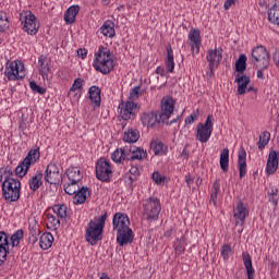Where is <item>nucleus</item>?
<instances>
[{
  "label": "nucleus",
  "mask_w": 279,
  "mask_h": 279,
  "mask_svg": "<svg viewBox=\"0 0 279 279\" xmlns=\"http://www.w3.org/2000/svg\"><path fill=\"white\" fill-rule=\"evenodd\" d=\"M65 175L70 182H80L84 174L82 173V169L80 167H69L65 171Z\"/></svg>",
  "instance_id": "25"
},
{
  "label": "nucleus",
  "mask_w": 279,
  "mask_h": 279,
  "mask_svg": "<svg viewBox=\"0 0 279 279\" xmlns=\"http://www.w3.org/2000/svg\"><path fill=\"white\" fill-rule=\"evenodd\" d=\"M136 182V177L129 174V172L124 175V183L126 186H132Z\"/></svg>",
  "instance_id": "55"
},
{
  "label": "nucleus",
  "mask_w": 279,
  "mask_h": 279,
  "mask_svg": "<svg viewBox=\"0 0 279 279\" xmlns=\"http://www.w3.org/2000/svg\"><path fill=\"white\" fill-rule=\"evenodd\" d=\"M174 250L175 254H184V251L186 250V239H184V236L175 240Z\"/></svg>",
  "instance_id": "44"
},
{
  "label": "nucleus",
  "mask_w": 279,
  "mask_h": 279,
  "mask_svg": "<svg viewBox=\"0 0 279 279\" xmlns=\"http://www.w3.org/2000/svg\"><path fill=\"white\" fill-rule=\"evenodd\" d=\"M77 56L78 58H82V60H85L86 56H88V50L80 48L77 50Z\"/></svg>",
  "instance_id": "58"
},
{
  "label": "nucleus",
  "mask_w": 279,
  "mask_h": 279,
  "mask_svg": "<svg viewBox=\"0 0 279 279\" xmlns=\"http://www.w3.org/2000/svg\"><path fill=\"white\" fill-rule=\"evenodd\" d=\"M89 99L93 104L99 106V104H101V89L97 86H92L89 88Z\"/></svg>",
  "instance_id": "36"
},
{
  "label": "nucleus",
  "mask_w": 279,
  "mask_h": 279,
  "mask_svg": "<svg viewBox=\"0 0 279 279\" xmlns=\"http://www.w3.org/2000/svg\"><path fill=\"white\" fill-rule=\"evenodd\" d=\"M242 260L246 269L247 279H254V274H256V271L254 270V266L252 265V256H250V254L247 253H243Z\"/></svg>",
  "instance_id": "27"
},
{
  "label": "nucleus",
  "mask_w": 279,
  "mask_h": 279,
  "mask_svg": "<svg viewBox=\"0 0 279 279\" xmlns=\"http://www.w3.org/2000/svg\"><path fill=\"white\" fill-rule=\"evenodd\" d=\"M114 64H117L114 54L110 49L100 46L94 54L93 66L95 71L102 73V75H108L114 69Z\"/></svg>",
  "instance_id": "2"
},
{
  "label": "nucleus",
  "mask_w": 279,
  "mask_h": 279,
  "mask_svg": "<svg viewBox=\"0 0 279 279\" xmlns=\"http://www.w3.org/2000/svg\"><path fill=\"white\" fill-rule=\"evenodd\" d=\"M220 167L222 171H228L230 167V149L225 148L220 153Z\"/></svg>",
  "instance_id": "34"
},
{
  "label": "nucleus",
  "mask_w": 279,
  "mask_h": 279,
  "mask_svg": "<svg viewBox=\"0 0 279 279\" xmlns=\"http://www.w3.org/2000/svg\"><path fill=\"white\" fill-rule=\"evenodd\" d=\"M44 180L48 184H60V180H62L60 166L58 163L50 162L46 168Z\"/></svg>",
  "instance_id": "11"
},
{
  "label": "nucleus",
  "mask_w": 279,
  "mask_h": 279,
  "mask_svg": "<svg viewBox=\"0 0 279 279\" xmlns=\"http://www.w3.org/2000/svg\"><path fill=\"white\" fill-rule=\"evenodd\" d=\"M270 140H271V133H269V131H264V132L259 135V141H258V143H257L258 149L263 150L266 145H269V141H270Z\"/></svg>",
  "instance_id": "41"
},
{
  "label": "nucleus",
  "mask_w": 279,
  "mask_h": 279,
  "mask_svg": "<svg viewBox=\"0 0 279 279\" xmlns=\"http://www.w3.org/2000/svg\"><path fill=\"white\" fill-rule=\"evenodd\" d=\"M52 210L60 219H66L69 217V207L66 205H54Z\"/></svg>",
  "instance_id": "39"
},
{
  "label": "nucleus",
  "mask_w": 279,
  "mask_h": 279,
  "mask_svg": "<svg viewBox=\"0 0 279 279\" xmlns=\"http://www.w3.org/2000/svg\"><path fill=\"white\" fill-rule=\"evenodd\" d=\"M173 110H175V100L169 96L163 97L161 100V112L159 113L162 123H167V120L171 119Z\"/></svg>",
  "instance_id": "14"
},
{
  "label": "nucleus",
  "mask_w": 279,
  "mask_h": 279,
  "mask_svg": "<svg viewBox=\"0 0 279 279\" xmlns=\"http://www.w3.org/2000/svg\"><path fill=\"white\" fill-rule=\"evenodd\" d=\"M80 191V185L76 182H70L64 186V192L68 195H75Z\"/></svg>",
  "instance_id": "47"
},
{
  "label": "nucleus",
  "mask_w": 279,
  "mask_h": 279,
  "mask_svg": "<svg viewBox=\"0 0 279 279\" xmlns=\"http://www.w3.org/2000/svg\"><path fill=\"white\" fill-rule=\"evenodd\" d=\"M20 21L23 25V31L29 36H36L38 34V29L40 25L38 21H36V15L32 13V11H23L20 14Z\"/></svg>",
  "instance_id": "7"
},
{
  "label": "nucleus",
  "mask_w": 279,
  "mask_h": 279,
  "mask_svg": "<svg viewBox=\"0 0 279 279\" xmlns=\"http://www.w3.org/2000/svg\"><path fill=\"white\" fill-rule=\"evenodd\" d=\"M46 226L48 230H58L60 228V219L53 216V214H46Z\"/></svg>",
  "instance_id": "33"
},
{
  "label": "nucleus",
  "mask_w": 279,
  "mask_h": 279,
  "mask_svg": "<svg viewBox=\"0 0 279 279\" xmlns=\"http://www.w3.org/2000/svg\"><path fill=\"white\" fill-rule=\"evenodd\" d=\"M268 20L270 23H272V25H277V27H279V5H275L270 9Z\"/></svg>",
  "instance_id": "42"
},
{
  "label": "nucleus",
  "mask_w": 279,
  "mask_h": 279,
  "mask_svg": "<svg viewBox=\"0 0 279 279\" xmlns=\"http://www.w3.org/2000/svg\"><path fill=\"white\" fill-rule=\"evenodd\" d=\"M143 210L148 221H156L162 210L160 199L157 197H149L143 202Z\"/></svg>",
  "instance_id": "6"
},
{
  "label": "nucleus",
  "mask_w": 279,
  "mask_h": 279,
  "mask_svg": "<svg viewBox=\"0 0 279 279\" xmlns=\"http://www.w3.org/2000/svg\"><path fill=\"white\" fill-rule=\"evenodd\" d=\"M77 14H80V7L72 5L64 13V21L68 25L75 23V19H77Z\"/></svg>",
  "instance_id": "28"
},
{
  "label": "nucleus",
  "mask_w": 279,
  "mask_h": 279,
  "mask_svg": "<svg viewBox=\"0 0 279 279\" xmlns=\"http://www.w3.org/2000/svg\"><path fill=\"white\" fill-rule=\"evenodd\" d=\"M70 89L82 93L84 89V80L81 77L75 78Z\"/></svg>",
  "instance_id": "49"
},
{
  "label": "nucleus",
  "mask_w": 279,
  "mask_h": 279,
  "mask_svg": "<svg viewBox=\"0 0 279 279\" xmlns=\"http://www.w3.org/2000/svg\"><path fill=\"white\" fill-rule=\"evenodd\" d=\"M89 196L90 191L86 186H83L81 190L78 189V191L75 193L73 204H84V202H86V198H88Z\"/></svg>",
  "instance_id": "29"
},
{
  "label": "nucleus",
  "mask_w": 279,
  "mask_h": 279,
  "mask_svg": "<svg viewBox=\"0 0 279 279\" xmlns=\"http://www.w3.org/2000/svg\"><path fill=\"white\" fill-rule=\"evenodd\" d=\"M137 108H138V104L132 100H126L119 104L118 112L121 119H123V121H130V119L135 117V111Z\"/></svg>",
  "instance_id": "12"
},
{
  "label": "nucleus",
  "mask_w": 279,
  "mask_h": 279,
  "mask_svg": "<svg viewBox=\"0 0 279 279\" xmlns=\"http://www.w3.org/2000/svg\"><path fill=\"white\" fill-rule=\"evenodd\" d=\"M29 88L33 93H38V95H45V88L40 87L36 82H29Z\"/></svg>",
  "instance_id": "53"
},
{
  "label": "nucleus",
  "mask_w": 279,
  "mask_h": 279,
  "mask_svg": "<svg viewBox=\"0 0 279 279\" xmlns=\"http://www.w3.org/2000/svg\"><path fill=\"white\" fill-rule=\"evenodd\" d=\"M140 121L144 128L154 129L158 123H162V119L156 111H144L140 116Z\"/></svg>",
  "instance_id": "13"
},
{
  "label": "nucleus",
  "mask_w": 279,
  "mask_h": 279,
  "mask_svg": "<svg viewBox=\"0 0 279 279\" xmlns=\"http://www.w3.org/2000/svg\"><path fill=\"white\" fill-rule=\"evenodd\" d=\"M235 82L238 84V94L239 95H245L247 93V86H250V83L252 80L247 75H236Z\"/></svg>",
  "instance_id": "22"
},
{
  "label": "nucleus",
  "mask_w": 279,
  "mask_h": 279,
  "mask_svg": "<svg viewBox=\"0 0 279 279\" xmlns=\"http://www.w3.org/2000/svg\"><path fill=\"white\" fill-rule=\"evenodd\" d=\"M278 190L274 191L272 193L269 195V202L272 206H278Z\"/></svg>",
  "instance_id": "56"
},
{
  "label": "nucleus",
  "mask_w": 279,
  "mask_h": 279,
  "mask_svg": "<svg viewBox=\"0 0 279 279\" xmlns=\"http://www.w3.org/2000/svg\"><path fill=\"white\" fill-rule=\"evenodd\" d=\"M195 119H196V116H195V113H192L191 116H189L187 118H185V123H187V124H193V123H195Z\"/></svg>",
  "instance_id": "60"
},
{
  "label": "nucleus",
  "mask_w": 279,
  "mask_h": 279,
  "mask_svg": "<svg viewBox=\"0 0 279 279\" xmlns=\"http://www.w3.org/2000/svg\"><path fill=\"white\" fill-rule=\"evenodd\" d=\"M95 169L96 178L99 180V182H108L110 178H112V163H110L107 159H98Z\"/></svg>",
  "instance_id": "9"
},
{
  "label": "nucleus",
  "mask_w": 279,
  "mask_h": 279,
  "mask_svg": "<svg viewBox=\"0 0 279 279\" xmlns=\"http://www.w3.org/2000/svg\"><path fill=\"white\" fill-rule=\"evenodd\" d=\"M221 50L215 49V50H209L207 52V62L209 63V69L213 73L217 66H219V63L221 62Z\"/></svg>",
  "instance_id": "19"
},
{
  "label": "nucleus",
  "mask_w": 279,
  "mask_h": 279,
  "mask_svg": "<svg viewBox=\"0 0 279 279\" xmlns=\"http://www.w3.org/2000/svg\"><path fill=\"white\" fill-rule=\"evenodd\" d=\"M201 32L198 28H192L189 36H199Z\"/></svg>",
  "instance_id": "62"
},
{
  "label": "nucleus",
  "mask_w": 279,
  "mask_h": 279,
  "mask_svg": "<svg viewBox=\"0 0 279 279\" xmlns=\"http://www.w3.org/2000/svg\"><path fill=\"white\" fill-rule=\"evenodd\" d=\"M106 219H108V214H104L100 217H95L94 220L88 222L85 232L87 243L90 245H97V243L104 239Z\"/></svg>",
  "instance_id": "3"
},
{
  "label": "nucleus",
  "mask_w": 279,
  "mask_h": 279,
  "mask_svg": "<svg viewBox=\"0 0 279 279\" xmlns=\"http://www.w3.org/2000/svg\"><path fill=\"white\" fill-rule=\"evenodd\" d=\"M153 182L156 184H165V175L160 174L158 171H155L153 173Z\"/></svg>",
  "instance_id": "54"
},
{
  "label": "nucleus",
  "mask_w": 279,
  "mask_h": 279,
  "mask_svg": "<svg viewBox=\"0 0 279 279\" xmlns=\"http://www.w3.org/2000/svg\"><path fill=\"white\" fill-rule=\"evenodd\" d=\"M141 97V86H135L130 92L129 101H136Z\"/></svg>",
  "instance_id": "50"
},
{
  "label": "nucleus",
  "mask_w": 279,
  "mask_h": 279,
  "mask_svg": "<svg viewBox=\"0 0 279 279\" xmlns=\"http://www.w3.org/2000/svg\"><path fill=\"white\" fill-rule=\"evenodd\" d=\"M130 159V150H128V146H124L123 148H117L111 154V160L116 162L117 165H121V162H125V160Z\"/></svg>",
  "instance_id": "20"
},
{
  "label": "nucleus",
  "mask_w": 279,
  "mask_h": 279,
  "mask_svg": "<svg viewBox=\"0 0 279 279\" xmlns=\"http://www.w3.org/2000/svg\"><path fill=\"white\" fill-rule=\"evenodd\" d=\"M247 69V57L245 54H241L235 62V70L238 73H243Z\"/></svg>",
  "instance_id": "43"
},
{
  "label": "nucleus",
  "mask_w": 279,
  "mask_h": 279,
  "mask_svg": "<svg viewBox=\"0 0 279 279\" xmlns=\"http://www.w3.org/2000/svg\"><path fill=\"white\" fill-rule=\"evenodd\" d=\"M278 151L276 150H270L266 163V173L268 175H274L278 171Z\"/></svg>",
  "instance_id": "18"
},
{
  "label": "nucleus",
  "mask_w": 279,
  "mask_h": 279,
  "mask_svg": "<svg viewBox=\"0 0 279 279\" xmlns=\"http://www.w3.org/2000/svg\"><path fill=\"white\" fill-rule=\"evenodd\" d=\"M38 160H40V148L35 147L28 151L23 161L26 167H32V165H35Z\"/></svg>",
  "instance_id": "26"
},
{
  "label": "nucleus",
  "mask_w": 279,
  "mask_h": 279,
  "mask_svg": "<svg viewBox=\"0 0 279 279\" xmlns=\"http://www.w3.org/2000/svg\"><path fill=\"white\" fill-rule=\"evenodd\" d=\"M10 234L5 231H0V267L8 260V255L10 254Z\"/></svg>",
  "instance_id": "15"
},
{
  "label": "nucleus",
  "mask_w": 279,
  "mask_h": 279,
  "mask_svg": "<svg viewBox=\"0 0 279 279\" xmlns=\"http://www.w3.org/2000/svg\"><path fill=\"white\" fill-rule=\"evenodd\" d=\"M248 216H250V209H247V206L240 201L233 210V218L235 221V226H244L245 219H247Z\"/></svg>",
  "instance_id": "16"
},
{
  "label": "nucleus",
  "mask_w": 279,
  "mask_h": 279,
  "mask_svg": "<svg viewBox=\"0 0 279 279\" xmlns=\"http://www.w3.org/2000/svg\"><path fill=\"white\" fill-rule=\"evenodd\" d=\"M166 70L168 73H173L175 70V61L173 59V48L171 45L167 47V57H166Z\"/></svg>",
  "instance_id": "30"
},
{
  "label": "nucleus",
  "mask_w": 279,
  "mask_h": 279,
  "mask_svg": "<svg viewBox=\"0 0 279 279\" xmlns=\"http://www.w3.org/2000/svg\"><path fill=\"white\" fill-rule=\"evenodd\" d=\"M2 195L5 202H19L21 197V181L4 177L2 182Z\"/></svg>",
  "instance_id": "4"
},
{
  "label": "nucleus",
  "mask_w": 279,
  "mask_h": 279,
  "mask_svg": "<svg viewBox=\"0 0 279 279\" xmlns=\"http://www.w3.org/2000/svg\"><path fill=\"white\" fill-rule=\"evenodd\" d=\"M138 138H140V133L134 129H129L128 131L124 132V135H123L124 143H136Z\"/></svg>",
  "instance_id": "38"
},
{
  "label": "nucleus",
  "mask_w": 279,
  "mask_h": 279,
  "mask_svg": "<svg viewBox=\"0 0 279 279\" xmlns=\"http://www.w3.org/2000/svg\"><path fill=\"white\" fill-rule=\"evenodd\" d=\"M247 153L245 149L240 150L239 153V169H240V178H243L247 173Z\"/></svg>",
  "instance_id": "31"
},
{
  "label": "nucleus",
  "mask_w": 279,
  "mask_h": 279,
  "mask_svg": "<svg viewBox=\"0 0 279 279\" xmlns=\"http://www.w3.org/2000/svg\"><path fill=\"white\" fill-rule=\"evenodd\" d=\"M29 167L25 165V161H22L16 168H15V175L19 178H23L24 175H27V171H29Z\"/></svg>",
  "instance_id": "45"
},
{
  "label": "nucleus",
  "mask_w": 279,
  "mask_h": 279,
  "mask_svg": "<svg viewBox=\"0 0 279 279\" xmlns=\"http://www.w3.org/2000/svg\"><path fill=\"white\" fill-rule=\"evenodd\" d=\"M266 68H260V70L257 71V77L259 80H263L265 77V73L263 71H265Z\"/></svg>",
  "instance_id": "63"
},
{
  "label": "nucleus",
  "mask_w": 279,
  "mask_h": 279,
  "mask_svg": "<svg viewBox=\"0 0 279 279\" xmlns=\"http://www.w3.org/2000/svg\"><path fill=\"white\" fill-rule=\"evenodd\" d=\"M37 69L43 80H49V73H51V58L44 54L39 56Z\"/></svg>",
  "instance_id": "17"
},
{
  "label": "nucleus",
  "mask_w": 279,
  "mask_h": 279,
  "mask_svg": "<svg viewBox=\"0 0 279 279\" xmlns=\"http://www.w3.org/2000/svg\"><path fill=\"white\" fill-rule=\"evenodd\" d=\"M100 32L104 36H116L114 22L108 20L100 27Z\"/></svg>",
  "instance_id": "37"
},
{
  "label": "nucleus",
  "mask_w": 279,
  "mask_h": 279,
  "mask_svg": "<svg viewBox=\"0 0 279 279\" xmlns=\"http://www.w3.org/2000/svg\"><path fill=\"white\" fill-rule=\"evenodd\" d=\"M130 175H134L135 178H138L141 174V170L136 166H131V169L128 172Z\"/></svg>",
  "instance_id": "57"
},
{
  "label": "nucleus",
  "mask_w": 279,
  "mask_h": 279,
  "mask_svg": "<svg viewBox=\"0 0 279 279\" xmlns=\"http://www.w3.org/2000/svg\"><path fill=\"white\" fill-rule=\"evenodd\" d=\"M190 47L192 49V53L195 56L199 53V48L202 47V37L199 36H190L189 37Z\"/></svg>",
  "instance_id": "35"
},
{
  "label": "nucleus",
  "mask_w": 279,
  "mask_h": 279,
  "mask_svg": "<svg viewBox=\"0 0 279 279\" xmlns=\"http://www.w3.org/2000/svg\"><path fill=\"white\" fill-rule=\"evenodd\" d=\"M53 245V235L51 233H44L39 238V247L43 250H49Z\"/></svg>",
  "instance_id": "32"
},
{
  "label": "nucleus",
  "mask_w": 279,
  "mask_h": 279,
  "mask_svg": "<svg viewBox=\"0 0 279 279\" xmlns=\"http://www.w3.org/2000/svg\"><path fill=\"white\" fill-rule=\"evenodd\" d=\"M236 3V0H227L225 1V10H230L232 5Z\"/></svg>",
  "instance_id": "59"
},
{
  "label": "nucleus",
  "mask_w": 279,
  "mask_h": 279,
  "mask_svg": "<svg viewBox=\"0 0 279 279\" xmlns=\"http://www.w3.org/2000/svg\"><path fill=\"white\" fill-rule=\"evenodd\" d=\"M24 234L25 232H23V230H17L11 236H9V243L11 247H19V244L21 243V240L23 239Z\"/></svg>",
  "instance_id": "40"
},
{
  "label": "nucleus",
  "mask_w": 279,
  "mask_h": 279,
  "mask_svg": "<svg viewBox=\"0 0 279 279\" xmlns=\"http://www.w3.org/2000/svg\"><path fill=\"white\" fill-rule=\"evenodd\" d=\"M129 160H145L147 158V151L141 147H135L132 145L128 146Z\"/></svg>",
  "instance_id": "21"
},
{
  "label": "nucleus",
  "mask_w": 279,
  "mask_h": 279,
  "mask_svg": "<svg viewBox=\"0 0 279 279\" xmlns=\"http://www.w3.org/2000/svg\"><path fill=\"white\" fill-rule=\"evenodd\" d=\"M43 170H37L36 173L28 180V186L33 193H36V191L43 186Z\"/></svg>",
  "instance_id": "23"
},
{
  "label": "nucleus",
  "mask_w": 279,
  "mask_h": 279,
  "mask_svg": "<svg viewBox=\"0 0 279 279\" xmlns=\"http://www.w3.org/2000/svg\"><path fill=\"white\" fill-rule=\"evenodd\" d=\"M68 97L70 98V101L75 102L82 97V92H77L75 89H69Z\"/></svg>",
  "instance_id": "51"
},
{
  "label": "nucleus",
  "mask_w": 279,
  "mask_h": 279,
  "mask_svg": "<svg viewBox=\"0 0 279 279\" xmlns=\"http://www.w3.org/2000/svg\"><path fill=\"white\" fill-rule=\"evenodd\" d=\"M220 254H221L223 260H228V258H230V254H232V247L229 244H225L221 247Z\"/></svg>",
  "instance_id": "52"
},
{
  "label": "nucleus",
  "mask_w": 279,
  "mask_h": 279,
  "mask_svg": "<svg viewBox=\"0 0 279 279\" xmlns=\"http://www.w3.org/2000/svg\"><path fill=\"white\" fill-rule=\"evenodd\" d=\"M252 62L259 69H267L269 66V52L266 47L257 46L252 51Z\"/></svg>",
  "instance_id": "10"
},
{
  "label": "nucleus",
  "mask_w": 279,
  "mask_h": 279,
  "mask_svg": "<svg viewBox=\"0 0 279 279\" xmlns=\"http://www.w3.org/2000/svg\"><path fill=\"white\" fill-rule=\"evenodd\" d=\"M10 27V22L8 21V15L5 12H0V32L3 34Z\"/></svg>",
  "instance_id": "46"
},
{
  "label": "nucleus",
  "mask_w": 279,
  "mask_h": 279,
  "mask_svg": "<svg viewBox=\"0 0 279 279\" xmlns=\"http://www.w3.org/2000/svg\"><path fill=\"white\" fill-rule=\"evenodd\" d=\"M156 72H157L158 75H161L162 77H167L168 72H167V70H165V68L158 66Z\"/></svg>",
  "instance_id": "61"
},
{
  "label": "nucleus",
  "mask_w": 279,
  "mask_h": 279,
  "mask_svg": "<svg viewBox=\"0 0 279 279\" xmlns=\"http://www.w3.org/2000/svg\"><path fill=\"white\" fill-rule=\"evenodd\" d=\"M113 232L117 233L116 241L120 247L134 242V231L130 228V217L123 213H117L112 219Z\"/></svg>",
  "instance_id": "1"
},
{
  "label": "nucleus",
  "mask_w": 279,
  "mask_h": 279,
  "mask_svg": "<svg viewBox=\"0 0 279 279\" xmlns=\"http://www.w3.org/2000/svg\"><path fill=\"white\" fill-rule=\"evenodd\" d=\"M213 121L215 118L213 114H209L205 121V123H198L196 126V140L199 143H208L210 137L213 136Z\"/></svg>",
  "instance_id": "8"
},
{
  "label": "nucleus",
  "mask_w": 279,
  "mask_h": 279,
  "mask_svg": "<svg viewBox=\"0 0 279 279\" xmlns=\"http://www.w3.org/2000/svg\"><path fill=\"white\" fill-rule=\"evenodd\" d=\"M4 75L8 77L9 82L25 80V64H23V61L19 60L9 62L4 69Z\"/></svg>",
  "instance_id": "5"
},
{
  "label": "nucleus",
  "mask_w": 279,
  "mask_h": 279,
  "mask_svg": "<svg viewBox=\"0 0 279 279\" xmlns=\"http://www.w3.org/2000/svg\"><path fill=\"white\" fill-rule=\"evenodd\" d=\"M219 189H221L219 181H215L211 189V199H210L211 204H217V195H219Z\"/></svg>",
  "instance_id": "48"
},
{
  "label": "nucleus",
  "mask_w": 279,
  "mask_h": 279,
  "mask_svg": "<svg viewBox=\"0 0 279 279\" xmlns=\"http://www.w3.org/2000/svg\"><path fill=\"white\" fill-rule=\"evenodd\" d=\"M150 149L154 151L155 156H166L169 151V147L160 140H153L150 142Z\"/></svg>",
  "instance_id": "24"
},
{
  "label": "nucleus",
  "mask_w": 279,
  "mask_h": 279,
  "mask_svg": "<svg viewBox=\"0 0 279 279\" xmlns=\"http://www.w3.org/2000/svg\"><path fill=\"white\" fill-rule=\"evenodd\" d=\"M275 60H276V62H277V64L279 66V50L275 54Z\"/></svg>",
  "instance_id": "64"
}]
</instances>
